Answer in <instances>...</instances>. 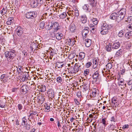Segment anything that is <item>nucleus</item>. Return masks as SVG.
Returning <instances> with one entry per match:
<instances>
[{
  "label": "nucleus",
  "mask_w": 132,
  "mask_h": 132,
  "mask_svg": "<svg viewBox=\"0 0 132 132\" xmlns=\"http://www.w3.org/2000/svg\"><path fill=\"white\" fill-rule=\"evenodd\" d=\"M57 81L58 82L61 83L62 81V79L60 77H59L56 79Z\"/></svg>",
  "instance_id": "79ce46f5"
},
{
  "label": "nucleus",
  "mask_w": 132,
  "mask_h": 132,
  "mask_svg": "<svg viewBox=\"0 0 132 132\" xmlns=\"http://www.w3.org/2000/svg\"><path fill=\"white\" fill-rule=\"evenodd\" d=\"M106 120L105 119H102V120L101 122L104 125V126H105L106 125Z\"/></svg>",
  "instance_id": "8fccbe9b"
},
{
  "label": "nucleus",
  "mask_w": 132,
  "mask_h": 132,
  "mask_svg": "<svg viewBox=\"0 0 132 132\" xmlns=\"http://www.w3.org/2000/svg\"><path fill=\"white\" fill-rule=\"evenodd\" d=\"M120 71L121 74L122 75H123L125 72V70L124 69H122L121 70H120Z\"/></svg>",
  "instance_id": "13d9d810"
},
{
  "label": "nucleus",
  "mask_w": 132,
  "mask_h": 132,
  "mask_svg": "<svg viewBox=\"0 0 132 132\" xmlns=\"http://www.w3.org/2000/svg\"><path fill=\"white\" fill-rule=\"evenodd\" d=\"M89 70L88 69H87L85 70L84 72V75L85 76L88 75L89 74Z\"/></svg>",
  "instance_id": "37998d69"
},
{
  "label": "nucleus",
  "mask_w": 132,
  "mask_h": 132,
  "mask_svg": "<svg viewBox=\"0 0 132 132\" xmlns=\"http://www.w3.org/2000/svg\"><path fill=\"white\" fill-rule=\"evenodd\" d=\"M106 50L108 52H110L113 49L112 48V43H109L108 44H106L105 46Z\"/></svg>",
  "instance_id": "9d476101"
},
{
  "label": "nucleus",
  "mask_w": 132,
  "mask_h": 132,
  "mask_svg": "<svg viewBox=\"0 0 132 132\" xmlns=\"http://www.w3.org/2000/svg\"><path fill=\"white\" fill-rule=\"evenodd\" d=\"M22 53L25 56L27 55V53L25 51H23L22 52Z\"/></svg>",
  "instance_id": "680f3d73"
},
{
  "label": "nucleus",
  "mask_w": 132,
  "mask_h": 132,
  "mask_svg": "<svg viewBox=\"0 0 132 132\" xmlns=\"http://www.w3.org/2000/svg\"><path fill=\"white\" fill-rule=\"evenodd\" d=\"M48 26L49 27L48 28V30H50L53 28L55 31H57L60 28V26H59V23L57 22H54L53 21L49 22Z\"/></svg>",
  "instance_id": "7ed1b4c3"
},
{
  "label": "nucleus",
  "mask_w": 132,
  "mask_h": 132,
  "mask_svg": "<svg viewBox=\"0 0 132 132\" xmlns=\"http://www.w3.org/2000/svg\"><path fill=\"white\" fill-rule=\"evenodd\" d=\"M7 11V7L6 6H5V7H3L2 10L1 11V13L2 15H4L6 13Z\"/></svg>",
  "instance_id": "a878e982"
},
{
  "label": "nucleus",
  "mask_w": 132,
  "mask_h": 132,
  "mask_svg": "<svg viewBox=\"0 0 132 132\" xmlns=\"http://www.w3.org/2000/svg\"><path fill=\"white\" fill-rule=\"evenodd\" d=\"M89 28L88 27H85L84 28L82 31V33H88L89 31Z\"/></svg>",
  "instance_id": "cd10ccee"
},
{
  "label": "nucleus",
  "mask_w": 132,
  "mask_h": 132,
  "mask_svg": "<svg viewBox=\"0 0 132 132\" xmlns=\"http://www.w3.org/2000/svg\"><path fill=\"white\" fill-rule=\"evenodd\" d=\"M125 31L124 30H122L120 31L118 34V36L120 37H122L124 35Z\"/></svg>",
  "instance_id": "5701e85b"
},
{
  "label": "nucleus",
  "mask_w": 132,
  "mask_h": 132,
  "mask_svg": "<svg viewBox=\"0 0 132 132\" xmlns=\"http://www.w3.org/2000/svg\"><path fill=\"white\" fill-rule=\"evenodd\" d=\"M88 33H82V35L83 37V38L85 39L86 38L87 36Z\"/></svg>",
  "instance_id": "6e6d98bb"
},
{
  "label": "nucleus",
  "mask_w": 132,
  "mask_h": 132,
  "mask_svg": "<svg viewBox=\"0 0 132 132\" xmlns=\"http://www.w3.org/2000/svg\"><path fill=\"white\" fill-rule=\"evenodd\" d=\"M27 88H28V86L25 85L22 87L21 88L22 90L21 92L22 94H25L27 93L28 91Z\"/></svg>",
  "instance_id": "1a4fd4ad"
},
{
  "label": "nucleus",
  "mask_w": 132,
  "mask_h": 132,
  "mask_svg": "<svg viewBox=\"0 0 132 132\" xmlns=\"http://www.w3.org/2000/svg\"><path fill=\"white\" fill-rule=\"evenodd\" d=\"M127 28L130 30L132 29V22L129 24L127 26Z\"/></svg>",
  "instance_id": "09e8293b"
},
{
  "label": "nucleus",
  "mask_w": 132,
  "mask_h": 132,
  "mask_svg": "<svg viewBox=\"0 0 132 132\" xmlns=\"http://www.w3.org/2000/svg\"><path fill=\"white\" fill-rule=\"evenodd\" d=\"M23 69L22 66L20 65H19L18 68H17V71L18 73V74L20 73L21 74L23 73V72L22 71V70Z\"/></svg>",
  "instance_id": "393cba45"
},
{
  "label": "nucleus",
  "mask_w": 132,
  "mask_h": 132,
  "mask_svg": "<svg viewBox=\"0 0 132 132\" xmlns=\"http://www.w3.org/2000/svg\"><path fill=\"white\" fill-rule=\"evenodd\" d=\"M6 55L10 54V59L12 60L16 56V52L14 50H11L7 51Z\"/></svg>",
  "instance_id": "39448f33"
},
{
  "label": "nucleus",
  "mask_w": 132,
  "mask_h": 132,
  "mask_svg": "<svg viewBox=\"0 0 132 132\" xmlns=\"http://www.w3.org/2000/svg\"><path fill=\"white\" fill-rule=\"evenodd\" d=\"M6 53L7 51L5 53V57L6 58H7V59L8 61L9 62L10 61H11V59H10V54H9L6 55Z\"/></svg>",
  "instance_id": "4c0bfd02"
},
{
  "label": "nucleus",
  "mask_w": 132,
  "mask_h": 132,
  "mask_svg": "<svg viewBox=\"0 0 132 132\" xmlns=\"http://www.w3.org/2000/svg\"><path fill=\"white\" fill-rule=\"evenodd\" d=\"M113 49H116L118 48L120 46V43L118 40H116L114 43H112Z\"/></svg>",
  "instance_id": "0eeeda50"
},
{
  "label": "nucleus",
  "mask_w": 132,
  "mask_h": 132,
  "mask_svg": "<svg viewBox=\"0 0 132 132\" xmlns=\"http://www.w3.org/2000/svg\"><path fill=\"white\" fill-rule=\"evenodd\" d=\"M13 20L12 18H9L8 20V21L7 22V23L8 25H10L13 22Z\"/></svg>",
  "instance_id": "2f4dec72"
},
{
  "label": "nucleus",
  "mask_w": 132,
  "mask_h": 132,
  "mask_svg": "<svg viewBox=\"0 0 132 132\" xmlns=\"http://www.w3.org/2000/svg\"><path fill=\"white\" fill-rule=\"evenodd\" d=\"M94 71L95 72L92 76V77L95 82L97 83L98 82V80L100 79V76L99 73V69L98 68H96L95 70H94Z\"/></svg>",
  "instance_id": "20e7f679"
},
{
  "label": "nucleus",
  "mask_w": 132,
  "mask_h": 132,
  "mask_svg": "<svg viewBox=\"0 0 132 132\" xmlns=\"http://www.w3.org/2000/svg\"><path fill=\"white\" fill-rule=\"evenodd\" d=\"M23 126L26 128L27 130H29L31 126L30 125L28 124L27 122H26V123L24 124Z\"/></svg>",
  "instance_id": "7c9ffc66"
},
{
  "label": "nucleus",
  "mask_w": 132,
  "mask_h": 132,
  "mask_svg": "<svg viewBox=\"0 0 132 132\" xmlns=\"http://www.w3.org/2000/svg\"><path fill=\"white\" fill-rule=\"evenodd\" d=\"M83 9L85 10L87 12H90L91 11V9L89 8V6L87 4L84 5L82 6Z\"/></svg>",
  "instance_id": "9b49d317"
},
{
  "label": "nucleus",
  "mask_w": 132,
  "mask_h": 132,
  "mask_svg": "<svg viewBox=\"0 0 132 132\" xmlns=\"http://www.w3.org/2000/svg\"><path fill=\"white\" fill-rule=\"evenodd\" d=\"M85 54L83 52H81L79 54V56L80 58V60H82L85 57Z\"/></svg>",
  "instance_id": "c756f323"
},
{
  "label": "nucleus",
  "mask_w": 132,
  "mask_h": 132,
  "mask_svg": "<svg viewBox=\"0 0 132 132\" xmlns=\"http://www.w3.org/2000/svg\"><path fill=\"white\" fill-rule=\"evenodd\" d=\"M18 107L19 110L20 111L23 108L22 105L20 104H18Z\"/></svg>",
  "instance_id": "49530a36"
},
{
  "label": "nucleus",
  "mask_w": 132,
  "mask_h": 132,
  "mask_svg": "<svg viewBox=\"0 0 132 132\" xmlns=\"http://www.w3.org/2000/svg\"><path fill=\"white\" fill-rule=\"evenodd\" d=\"M47 93L48 96L50 97H54V92L51 90H50Z\"/></svg>",
  "instance_id": "4be33fe9"
},
{
  "label": "nucleus",
  "mask_w": 132,
  "mask_h": 132,
  "mask_svg": "<svg viewBox=\"0 0 132 132\" xmlns=\"http://www.w3.org/2000/svg\"><path fill=\"white\" fill-rule=\"evenodd\" d=\"M85 45L87 47H89L91 45L92 43V41L90 39H85Z\"/></svg>",
  "instance_id": "dca6fc26"
},
{
  "label": "nucleus",
  "mask_w": 132,
  "mask_h": 132,
  "mask_svg": "<svg viewBox=\"0 0 132 132\" xmlns=\"http://www.w3.org/2000/svg\"><path fill=\"white\" fill-rule=\"evenodd\" d=\"M62 62L60 63L59 62H57L55 64V67H57L59 68H61L64 65V64H62Z\"/></svg>",
  "instance_id": "b1692460"
},
{
  "label": "nucleus",
  "mask_w": 132,
  "mask_h": 132,
  "mask_svg": "<svg viewBox=\"0 0 132 132\" xmlns=\"http://www.w3.org/2000/svg\"><path fill=\"white\" fill-rule=\"evenodd\" d=\"M16 31L18 36L20 37L23 33V29L21 27L19 26L17 27Z\"/></svg>",
  "instance_id": "6e6552de"
},
{
  "label": "nucleus",
  "mask_w": 132,
  "mask_h": 132,
  "mask_svg": "<svg viewBox=\"0 0 132 132\" xmlns=\"http://www.w3.org/2000/svg\"><path fill=\"white\" fill-rule=\"evenodd\" d=\"M67 15L66 13L63 12L59 16L61 18L63 19L65 18Z\"/></svg>",
  "instance_id": "72a5a7b5"
},
{
  "label": "nucleus",
  "mask_w": 132,
  "mask_h": 132,
  "mask_svg": "<svg viewBox=\"0 0 132 132\" xmlns=\"http://www.w3.org/2000/svg\"><path fill=\"white\" fill-rule=\"evenodd\" d=\"M90 4L92 7H95L96 5V0H88Z\"/></svg>",
  "instance_id": "4468645a"
},
{
  "label": "nucleus",
  "mask_w": 132,
  "mask_h": 132,
  "mask_svg": "<svg viewBox=\"0 0 132 132\" xmlns=\"http://www.w3.org/2000/svg\"><path fill=\"white\" fill-rule=\"evenodd\" d=\"M38 88L40 89V91L42 92H43L46 90V87L45 85H42L41 86H39Z\"/></svg>",
  "instance_id": "412c9836"
},
{
  "label": "nucleus",
  "mask_w": 132,
  "mask_h": 132,
  "mask_svg": "<svg viewBox=\"0 0 132 132\" xmlns=\"http://www.w3.org/2000/svg\"><path fill=\"white\" fill-rule=\"evenodd\" d=\"M93 62L94 65L93 69H95L96 68H96L97 66V64L96 59H93Z\"/></svg>",
  "instance_id": "bb28decb"
},
{
  "label": "nucleus",
  "mask_w": 132,
  "mask_h": 132,
  "mask_svg": "<svg viewBox=\"0 0 132 132\" xmlns=\"http://www.w3.org/2000/svg\"><path fill=\"white\" fill-rule=\"evenodd\" d=\"M77 95L78 97H81V92L80 91L78 92L77 93Z\"/></svg>",
  "instance_id": "3c124183"
},
{
  "label": "nucleus",
  "mask_w": 132,
  "mask_h": 132,
  "mask_svg": "<svg viewBox=\"0 0 132 132\" xmlns=\"http://www.w3.org/2000/svg\"><path fill=\"white\" fill-rule=\"evenodd\" d=\"M132 35V31H130L125 34V36L127 39H129Z\"/></svg>",
  "instance_id": "c85d7f7f"
},
{
  "label": "nucleus",
  "mask_w": 132,
  "mask_h": 132,
  "mask_svg": "<svg viewBox=\"0 0 132 132\" xmlns=\"http://www.w3.org/2000/svg\"><path fill=\"white\" fill-rule=\"evenodd\" d=\"M75 16L77 17L79 16V12L78 10H76L75 11Z\"/></svg>",
  "instance_id": "864d4df0"
},
{
  "label": "nucleus",
  "mask_w": 132,
  "mask_h": 132,
  "mask_svg": "<svg viewBox=\"0 0 132 132\" xmlns=\"http://www.w3.org/2000/svg\"><path fill=\"white\" fill-rule=\"evenodd\" d=\"M111 26L106 23H103L100 30V33L102 35H106L107 34L109 30L110 29Z\"/></svg>",
  "instance_id": "f03ea898"
},
{
  "label": "nucleus",
  "mask_w": 132,
  "mask_h": 132,
  "mask_svg": "<svg viewBox=\"0 0 132 132\" xmlns=\"http://www.w3.org/2000/svg\"><path fill=\"white\" fill-rule=\"evenodd\" d=\"M22 125H23L24 124H25L26 123V122H27L26 121V120H22Z\"/></svg>",
  "instance_id": "69168bd1"
},
{
  "label": "nucleus",
  "mask_w": 132,
  "mask_h": 132,
  "mask_svg": "<svg viewBox=\"0 0 132 132\" xmlns=\"http://www.w3.org/2000/svg\"><path fill=\"white\" fill-rule=\"evenodd\" d=\"M128 20H129L130 21H131L132 20V16H130L129 17H128Z\"/></svg>",
  "instance_id": "774afa93"
},
{
  "label": "nucleus",
  "mask_w": 132,
  "mask_h": 132,
  "mask_svg": "<svg viewBox=\"0 0 132 132\" xmlns=\"http://www.w3.org/2000/svg\"><path fill=\"white\" fill-rule=\"evenodd\" d=\"M126 14V10L125 9H121L117 13H113L110 15V18L112 20H115L118 22L123 20Z\"/></svg>",
  "instance_id": "f257e3e1"
},
{
  "label": "nucleus",
  "mask_w": 132,
  "mask_h": 132,
  "mask_svg": "<svg viewBox=\"0 0 132 132\" xmlns=\"http://www.w3.org/2000/svg\"><path fill=\"white\" fill-rule=\"evenodd\" d=\"M80 19L83 23H85L87 21V18L85 15H82L81 16Z\"/></svg>",
  "instance_id": "f8f14e48"
},
{
  "label": "nucleus",
  "mask_w": 132,
  "mask_h": 132,
  "mask_svg": "<svg viewBox=\"0 0 132 132\" xmlns=\"http://www.w3.org/2000/svg\"><path fill=\"white\" fill-rule=\"evenodd\" d=\"M26 17L28 19L32 18L36 16L35 13L34 12H30L26 14Z\"/></svg>",
  "instance_id": "423d86ee"
},
{
  "label": "nucleus",
  "mask_w": 132,
  "mask_h": 132,
  "mask_svg": "<svg viewBox=\"0 0 132 132\" xmlns=\"http://www.w3.org/2000/svg\"><path fill=\"white\" fill-rule=\"evenodd\" d=\"M5 105V102L3 101H0V107L4 108Z\"/></svg>",
  "instance_id": "e433bc0d"
},
{
  "label": "nucleus",
  "mask_w": 132,
  "mask_h": 132,
  "mask_svg": "<svg viewBox=\"0 0 132 132\" xmlns=\"http://www.w3.org/2000/svg\"><path fill=\"white\" fill-rule=\"evenodd\" d=\"M83 129L81 128H79L78 129H77L76 130V132H82Z\"/></svg>",
  "instance_id": "603ef678"
},
{
  "label": "nucleus",
  "mask_w": 132,
  "mask_h": 132,
  "mask_svg": "<svg viewBox=\"0 0 132 132\" xmlns=\"http://www.w3.org/2000/svg\"><path fill=\"white\" fill-rule=\"evenodd\" d=\"M23 77L25 78L28 79V78L29 76V75L28 73L24 72V73H23Z\"/></svg>",
  "instance_id": "a19ab883"
},
{
  "label": "nucleus",
  "mask_w": 132,
  "mask_h": 132,
  "mask_svg": "<svg viewBox=\"0 0 132 132\" xmlns=\"http://www.w3.org/2000/svg\"><path fill=\"white\" fill-rule=\"evenodd\" d=\"M80 65H79L78 64H76L73 69L74 71L78 72L79 70H81V68H80Z\"/></svg>",
  "instance_id": "a211bd4d"
},
{
  "label": "nucleus",
  "mask_w": 132,
  "mask_h": 132,
  "mask_svg": "<svg viewBox=\"0 0 132 132\" xmlns=\"http://www.w3.org/2000/svg\"><path fill=\"white\" fill-rule=\"evenodd\" d=\"M68 43L70 44H73V40H71V39H69L68 40Z\"/></svg>",
  "instance_id": "bf43d9fd"
},
{
  "label": "nucleus",
  "mask_w": 132,
  "mask_h": 132,
  "mask_svg": "<svg viewBox=\"0 0 132 132\" xmlns=\"http://www.w3.org/2000/svg\"><path fill=\"white\" fill-rule=\"evenodd\" d=\"M36 44L35 43H32L30 45V48L31 49L32 51H33V50L34 49H35L36 47Z\"/></svg>",
  "instance_id": "f704fd0d"
},
{
  "label": "nucleus",
  "mask_w": 132,
  "mask_h": 132,
  "mask_svg": "<svg viewBox=\"0 0 132 132\" xmlns=\"http://www.w3.org/2000/svg\"><path fill=\"white\" fill-rule=\"evenodd\" d=\"M45 25V22L44 21L41 22L40 23V27L42 29H43L44 28Z\"/></svg>",
  "instance_id": "c9c22d12"
},
{
  "label": "nucleus",
  "mask_w": 132,
  "mask_h": 132,
  "mask_svg": "<svg viewBox=\"0 0 132 132\" xmlns=\"http://www.w3.org/2000/svg\"><path fill=\"white\" fill-rule=\"evenodd\" d=\"M128 85L130 86L132 85V79L130 80L128 82Z\"/></svg>",
  "instance_id": "052dcab7"
},
{
  "label": "nucleus",
  "mask_w": 132,
  "mask_h": 132,
  "mask_svg": "<svg viewBox=\"0 0 132 132\" xmlns=\"http://www.w3.org/2000/svg\"><path fill=\"white\" fill-rule=\"evenodd\" d=\"M89 27L91 28H92L93 27H96V26L95 25H94L93 24H90L89 25Z\"/></svg>",
  "instance_id": "0e129e2a"
},
{
  "label": "nucleus",
  "mask_w": 132,
  "mask_h": 132,
  "mask_svg": "<svg viewBox=\"0 0 132 132\" xmlns=\"http://www.w3.org/2000/svg\"><path fill=\"white\" fill-rule=\"evenodd\" d=\"M38 5L40 6L43 3V1L42 0H36Z\"/></svg>",
  "instance_id": "a18cd8bd"
},
{
  "label": "nucleus",
  "mask_w": 132,
  "mask_h": 132,
  "mask_svg": "<svg viewBox=\"0 0 132 132\" xmlns=\"http://www.w3.org/2000/svg\"><path fill=\"white\" fill-rule=\"evenodd\" d=\"M76 29V26L73 24H71L70 26V30L72 32H74Z\"/></svg>",
  "instance_id": "ddd939ff"
},
{
  "label": "nucleus",
  "mask_w": 132,
  "mask_h": 132,
  "mask_svg": "<svg viewBox=\"0 0 132 132\" xmlns=\"http://www.w3.org/2000/svg\"><path fill=\"white\" fill-rule=\"evenodd\" d=\"M98 22V21L97 20H96L94 21L93 23L96 26V25L97 24Z\"/></svg>",
  "instance_id": "e2e57ef3"
},
{
  "label": "nucleus",
  "mask_w": 132,
  "mask_h": 132,
  "mask_svg": "<svg viewBox=\"0 0 132 132\" xmlns=\"http://www.w3.org/2000/svg\"><path fill=\"white\" fill-rule=\"evenodd\" d=\"M92 64V63L90 62H89L87 63L86 64V67L87 68H88Z\"/></svg>",
  "instance_id": "de8ad7c7"
},
{
  "label": "nucleus",
  "mask_w": 132,
  "mask_h": 132,
  "mask_svg": "<svg viewBox=\"0 0 132 132\" xmlns=\"http://www.w3.org/2000/svg\"><path fill=\"white\" fill-rule=\"evenodd\" d=\"M63 36L62 34L57 33L55 35V37L57 40H60L62 38Z\"/></svg>",
  "instance_id": "6ab92c4d"
},
{
  "label": "nucleus",
  "mask_w": 132,
  "mask_h": 132,
  "mask_svg": "<svg viewBox=\"0 0 132 132\" xmlns=\"http://www.w3.org/2000/svg\"><path fill=\"white\" fill-rule=\"evenodd\" d=\"M31 4V7L33 8H36L38 5L36 0H34L32 2Z\"/></svg>",
  "instance_id": "aec40b11"
},
{
  "label": "nucleus",
  "mask_w": 132,
  "mask_h": 132,
  "mask_svg": "<svg viewBox=\"0 0 132 132\" xmlns=\"http://www.w3.org/2000/svg\"><path fill=\"white\" fill-rule=\"evenodd\" d=\"M1 79H2L1 81L3 82L4 83L5 82L7 81L8 80V77L7 76H5V75H2L1 76Z\"/></svg>",
  "instance_id": "f3484780"
},
{
  "label": "nucleus",
  "mask_w": 132,
  "mask_h": 132,
  "mask_svg": "<svg viewBox=\"0 0 132 132\" xmlns=\"http://www.w3.org/2000/svg\"><path fill=\"white\" fill-rule=\"evenodd\" d=\"M37 113V112L36 111H33L32 113H31L29 115V117H30V116L31 117V118L32 119V117H33V116L32 115H36Z\"/></svg>",
  "instance_id": "c03bdc74"
},
{
  "label": "nucleus",
  "mask_w": 132,
  "mask_h": 132,
  "mask_svg": "<svg viewBox=\"0 0 132 132\" xmlns=\"http://www.w3.org/2000/svg\"><path fill=\"white\" fill-rule=\"evenodd\" d=\"M116 101V100L115 99V98L113 97L112 99V103H113L114 105H115L116 103L117 102H115Z\"/></svg>",
  "instance_id": "5fc2aeb1"
},
{
  "label": "nucleus",
  "mask_w": 132,
  "mask_h": 132,
  "mask_svg": "<svg viewBox=\"0 0 132 132\" xmlns=\"http://www.w3.org/2000/svg\"><path fill=\"white\" fill-rule=\"evenodd\" d=\"M106 67L108 69H111L112 67L111 63H109L107 64L106 65Z\"/></svg>",
  "instance_id": "58836bf2"
},
{
  "label": "nucleus",
  "mask_w": 132,
  "mask_h": 132,
  "mask_svg": "<svg viewBox=\"0 0 132 132\" xmlns=\"http://www.w3.org/2000/svg\"><path fill=\"white\" fill-rule=\"evenodd\" d=\"M96 92H95V91L92 92V93H91L90 96L92 97H94L96 96Z\"/></svg>",
  "instance_id": "ea45409f"
},
{
  "label": "nucleus",
  "mask_w": 132,
  "mask_h": 132,
  "mask_svg": "<svg viewBox=\"0 0 132 132\" xmlns=\"http://www.w3.org/2000/svg\"><path fill=\"white\" fill-rule=\"evenodd\" d=\"M96 30V29L95 28V27H93V28H92V31L91 30V31L92 33H93V32H94V30L95 31Z\"/></svg>",
  "instance_id": "338daca9"
},
{
  "label": "nucleus",
  "mask_w": 132,
  "mask_h": 132,
  "mask_svg": "<svg viewBox=\"0 0 132 132\" xmlns=\"http://www.w3.org/2000/svg\"><path fill=\"white\" fill-rule=\"evenodd\" d=\"M122 50L120 49L116 52V55L117 56L120 55L122 54Z\"/></svg>",
  "instance_id": "473e14b6"
},
{
  "label": "nucleus",
  "mask_w": 132,
  "mask_h": 132,
  "mask_svg": "<svg viewBox=\"0 0 132 132\" xmlns=\"http://www.w3.org/2000/svg\"><path fill=\"white\" fill-rule=\"evenodd\" d=\"M129 128V125H124L122 127V128L123 129H128Z\"/></svg>",
  "instance_id": "4d7b16f0"
},
{
  "label": "nucleus",
  "mask_w": 132,
  "mask_h": 132,
  "mask_svg": "<svg viewBox=\"0 0 132 132\" xmlns=\"http://www.w3.org/2000/svg\"><path fill=\"white\" fill-rule=\"evenodd\" d=\"M38 102L39 103H43L45 100L44 98V96L40 95L37 97Z\"/></svg>",
  "instance_id": "2eb2a0df"
}]
</instances>
